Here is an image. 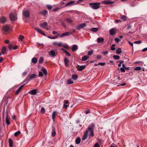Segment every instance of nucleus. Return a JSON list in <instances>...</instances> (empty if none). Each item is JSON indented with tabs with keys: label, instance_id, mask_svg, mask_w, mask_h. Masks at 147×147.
<instances>
[{
	"label": "nucleus",
	"instance_id": "nucleus-46",
	"mask_svg": "<svg viewBox=\"0 0 147 147\" xmlns=\"http://www.w3.org/2000/svg\"><path fill=\"white\" fill-rule=\"evenodd\" d=\"M19 38L21 41H22V39L24 38V36L23 35H20Z\"/></svg>",
	"mask_w": 147,
	"mask_h": 147
},
{
	"label": "nucleus",
	"instance_id": "nucleus-53",
	"mask_svg": "<svg viewBox=\"0 0 147 147\" xmlns=\"http://www.w3.org/2000/svg\"><path fill=\"white\" fill-rule=\"evenodd\" d=\"M39 33L40 34H42V35H43V36H45V35H46L45 34V33L44 32H43L42 30L41 29H40V32Z\"/></svg>",
	"mask_w": 147,
	"mask_h": 147
},
{
	"label": "nucleus",
	"instance_id": "nucleus-48",
	"mask_svg": "<svg viewBox=\"0 0 147 147\" xmlns=\"http://www.w3.org/2000/svg\"><path fill=\"white\" fill-rule=\"evenodd\" d=\"M13 46L11 44H9V49L10 50H11L12 49H13Z\"/></svg>",
	"mask_w": 147,
	"mask_h": 147
},
{
	"label": "nucleus",
	"instance_id": "nucleus-36",
	"mask_svg": "<svg viewBox=\"0 0 147 147\" xmlns=\"http://www.w3.org/2000/svg\"><path fill=\"white\" fill-rule=\"evenodd\" d=\"M78 77V76L77 75H73L72 76V78L74 80H76Z\"/></svg>",
	"mask_w": 147,
	"mask_h": 147
},
{
	"label": "nucleus",
	"instance_id": "nucleus-32",
	"mask_svg": "<svg viewBox=\"0 0 147 147\" xmlns=\"http://www.w3.org/2000/svg\"><path fill=\"white\" fill-rule=\"evenodd\" d=\"M98 30V28H92L90 29V30L93 31V32H96Z\"/></svg>",
	"mask_w": 147,
	"mask_h": 147
},
{
	"label": "nucleus",
	"instance_id": "nucleus-37",
	"mask_svg": "<svg viewBox=\"0 0 147 147\" xmlns=\"http://www.w3.org/2000/svg\"><path fill=\"white\" fill-rule=\"evenodd\" d=\"M47 12H48L47 11V10H45L42 11V12H41V13L43 15L45 16L47 14Z\"/></svg>",
	"mask_w": 147,
	"mask_h": 147
},
{
	"label": "nucleus",
	"instance_id": "nucleus-45",
	"mask_svg": "<svg viewBox=\"0 0 147 147\" xmlns=\"http://www.w3.org/2000/svg\"><path fill=\"white\" fill-rule=\"evenodd\" d=\"M141 69V67H137L134 69V70L136 71L140 70Z\"/></svg>",
	"mask_w": 147,
	"mask_h": 147
},
{
	"label": "nucleus",
	"instance_id": "nucleus-2",
	"mask_svg": "<svg viewBox=\"0 0 147 147\" xmlns=\"http://www.w3.org/2000/svg\"><path fill=\"white\" fill-rule=\"evenodd\" d=\"M100 3H90L89 4V5L91 7L94 9H96L100 7Z\"/></svg>",
	"mask_w": 147,
	"mask_h": 147
},
{
	"label": "nucleus",
	"instance_id": "nucleus-33",
	"mask_svg": "<svg viewBox=\"0 0 147 147\" xmlns=\"http://www.w3.org/2000/svg\"><path fill=\"white\" fill-rule=\"evenodd\" d=\"M127 18V17L125 15H122L121 17V18L123 20V21L126 20Z\"/></svg>",
	"mask_w": 147,
	"mask_h": 147
},
{
	"label": "nucleus",
	"instance_id": "nucleus-52",
	"mask_svg": "<svg viewBox=\"0 0 147 147\" xmlns=\"http://www.w3.org/2000/svg\"><path fill=\"white\" fill-rule=\"evenodd\" d=\"M43 74L41 71H39L38 76L39 77H42L43 76Z\"/></svg>",
	"mask_w": 147,
	"mask_h": 147
},
{
	"label": "nucleus",
	"instance_id": "nucleus-20",
	"mask_svg": "<svg viewBox=\"0 0 147 147\" xmlns=\"http://www.w3.org/2000/svg\"><path fill=\"white\" fill-rule=\"evenodd\" d=\"M36 76L37 75H36L34 74L30 75L28 76L30 80L34 78H36Z\"/></svg>",
	"mask_w": 147,
	"mask_h": 147
},
{
	"label": "nucleus",
	"instance_id": "nucleus-5",
	"mask_svg": "<svg viewBox=\"0 0 147 147\" xmlns=\"http://www.w3.org/2000/svg\"><path fill=\"white\" fill-rule=\"evenodd\" d=\"M23 16L26 18L29 17L30 16V12L28 10H25L23 12Z\"/></svg>",
	"mask_w": 147,
	"mask_h": 147
},
{
	"label": "nucleus",
	"instance_id": "nucleus-38",
	"mask_svg": "<svg viewBox=\"0 0 147 147\" xmlns=\"http://www.w3.org/2000/svg\"><path fill=\"white\" fill-rule=\"evenodd\" d=\"M65 20L67 22L69 23H71L73 22V21L70 19L66 18Z\"/></svg>",
	"mask_w": 147,
	"mask_h": 147
},
{
	"label": "nucleus",
	"instance_id": "nucleus-8",
	"mask_svg": "<svg viewBox=\"0 0 147 147\" xmlns=\"http://www.w3.org/2000/svg\"><path fill=\"white\" fill-rule=\"evenodd\" d=\"M57 113V111H54L52 114V119L53 120V122H54L55 121V117L56 116V115Z\"/></svg>",
	"mask_w": 147,
	"mask_h": 147
},
{
	"label": "nucleus",
	"instance_id": "nucleus-42",
	"mask_svg": "<svg viewBox=\"0 0 147 147\" xmlns=\"http://www.w3.org/2000/svg\"><path fill=\"white\" fill-rule=\"evenodd\" d=\"M30 80V78L28 76L25 79L24 81V82H26L27 81V82L29 81Z\"/></svg>",
	"mask_w": 147,
	"mask_h": 147
},
{
	"label": "nucleus",
	"instance_id": "nucleus-64",
	"mask_svg": "<svg viewBox=\"0 0 147 147\" xmlns=\"http://www.w3.org/2000/svg\"><path fill=\"white\" fill-rule=\"evenodd\" d=\"M61 24L64 27H65L66 26V25L63 22H61Z\"/></svg>",
	"mask_w": 147,
	"mask_h": 147
},
{
	"label": "nucleus",
	"instance_id": "nucleus-43",
	"mask_svg": "<svg viewBox=\"0 0 147 147\" xmlns=\"http://www.w3.org/2000/svg\"><path fill=\"white\" fill-rule=\"evenodd\" d=\"M120 57L119 55H114L113 56V58L115 59H119Z\"/></svg>",
	"mask_w": 147,
	"mask_h": 147
},
{
	"label": "nucleus",
	"instance_id": "nucleus-57",
	"mask_svg": "<svg viewBox=\"0 0 147 147\" xmlns=\"http://www.w3.org/2000/svg\"><path fill=\"white\" fill-rule=\"evenodd\" d=\"M94 147H100V146L97 143L94 145Z\"/></svg>",
	"mask_w": 147,
	"mask_h": 147
},
{
	"label": "nucleus",
	"instance_id": "nucleus-58",
	"mask_svg": "<svg viewBox=\"0 0 147 147\" xmlns=\"http://www.w3.org/2000/svg\"><path fill=\"white\" fill-rule=\"evenodd\" d=\"M120 70L121 72H124L125 71V69L122 67L120 68Z\"/></svg>",
	"mask_w": 147,
	"mask_h": 147
},
{
	"label": "nucleus",
	"instance_id": "nucleus-31",
	"mask_svg": "<svg viewBox=\"0 0 147 147\" xmlns=\"http://www.w3.org/2000/svg\"><path fill=\"white\" fill-rule=\"evenodd\" d=\"M80 138H78L76 139L75 142L76 144H78L80 143Z\"/></svg>",
	"mask_w": 147,
	"mask_h": 147
},
{
	"label": "nucleus",
	"instance_id": "nucleus-55",
	"mask_svg": "<svg viewBox=\"0 0 147 147\" xmlns=\"http://www.w3.org/2000/svg\"><path fill=\"white\" fill-rule=\"evenodd\" d=\"M141 41H136L134 42V43L135 44H139L141 43Z\"/></svg>",
	"mask_w": 147,
	"mask_h": 147
},
{
	"label": "nucleus",
	"instance_id": "nucleus-40",
	"mask_svg": "<svg viewBox=\"0 0 147 147\" xmlns=\"http://www.w3.org/2000/svg\"><path fill=\"white\" fill-rule=\"evenodd\" d=\"M93 50H91L90 51H89L88 53V55H90L93 54Z\"/></svg>",
	"mask_w": 147,
	"mask_h": 147
},
{
	"label": "nucleus",
	"instance_id": "nucleus-10",
	"mask_svg": "<svg viewBox=\"0 0 147 147\" xmlns=\"http://www.w3.org/2000/svg\"><path fill=\"white\" fill-rule=\"evenodd\" d=\"M62 51L64 52L65 54L67 56H70L71 55L67 51L64 49L63 48H61L60 49Z\"/></svg>",
	"mask_w": 147,
	"mask_h": 147
},
{
	"label": "nucleus",
	"instance_id": "nucleus-27",
	"mask_svg": "<svg viewBox=\"0 0 147 147\" xmlns=\"http://www.w3.org/2000/svg\"><path fill=\"white\" fill-rule=\"evenodd\" d=\"M121 52V48H119L116 50V53L118 55H119Z\"/></svg>",
	"mask_w": 147,
	"mask_h": 147
},
{
	"label": "nucleus",
	"instance_id": "nucleus-62",
	"mask_svg": "<svg viewBox=\"0 0 147 147\" xmlns=\"http://www.w3.org/2000/svg\"><path fill=\"white\" fill-rule=\"evenodd\" d=\"M103 53L104 55H107L108 54V52L107 51H105L103 52Z\"/></svg>",
	"mask_w": 147,
	"mask_h": 147
},
{
	"label": "nucleus",
	"instance_id": "nucleus-1",
	"mask_svg": "<svg viewBox=\"0 0 147 147\" xmlns=\"http://www.w3.org/2000/svg\"><path fill=\"white\" fill-rule=\"evenodd\" d=\"M94 128V125L92 123L89 125L88 129L86 131H87V134H89V136L90 137H93L94 136L93 129Z\"/></svg>",
	"mask_w": 147,
	"mask_h": 147
},
{
	"label": "nucleus",
	"instance_id": "nucleus-11",
	"mask_svg": "<svg viewBox=\"0 0 147 147\" xmlns=\"http://www.w3.org/2000/svg\"><path fill=\"white\" fill-rule=\"evenodd\" d=\"M102 3L105 4H110L113 3V1H105L102 2Z\"/></svg>",
	"mask_w": 147,
	"mask_h": 147
},
{
	"label": "nucleus",
	"instance_id": "nucleus-15",
	"mask_svg": "<svg viewBox=\"0 0 147 147\" xmlns=\"http://www.w3.org/2000/svg\"><path fill=\"white\" fill-rule=\"evenodd\" d=\"M47 25V22H45L42 23L40 24V26L43 28H45Z\"/></svg>",
	"mask_w": 147,
	"mask_h": 147
},
{
	"label": "nucleus",
	"instance_id": "nucleus-17",
	"mask_svg": "<svg viewBox=\"0 0 147 147\" xmlns=\"http://www.w3.org/2000/svg\"><path fill=\"white\" fill-rule=\"evenodd\" d=\"M8 141L9 142V145L10 147H12L13 146L12 140L11 138H9L8 139Z\"/></svg>",
	"mask_w": 147,
	"mask_h": 147
},
{
	"label": "nucleus",
	"instance_id": "nucleus-51",
	"mask_svg": "<svg viewBox=\"0 0 147 147\" xmlns=\"http://www.w3.org/2000/svg\"><path fill=\"white\" fill-rule=\"evenodd\" d=\"M47 8L49 10H50L52 8V6L50 5H47Z\"/></svg>",
	"mask_w": 147,
	"mask_h": 147
},
{
	"label": "nucleus",
	"instance_id": "nucleus-34",
	"mask_svg": "<svg viewBox=\"0 0 147 147\" xmlns=\"http://www.w3.org/2000/svg\"><path fill=\"white\" fill-rule=\"evenodd\" d=\"M75 1H70L69 2L67 3L66 4L65 6H68L69 5H71V4H73L74 3H75Z\"/></svg>",
	"mask_w": 147,
	"mask_h": 147
},
{
	"label": "nucleus",
	"instance_id": "nucleus-63",
	"mask_svg": "<svg viewBox=\"0 0 147 147\" xmlns=\"http://www.w3.org/2000/svg\"><path fill=\"white\" fill-rule=\"evenodd\" d=\"M64 104H67L69 102V101L67 100H65L64 101Z\"/></svg>",
	"mask_w": 147,
	"mask_h": 147
},
{
	"label": "nucleus",
	"instance_id": "nucleus-7",
	"mask_svg": "<svg viewBox=\"0 0 147 147\" xmlns=\"http://www.w3.org/2000/svg\"><path fill=\"white\" fill-rule=\"evenodd\" d=\"M116 29L115 28H112L110 29L109 31L110 34L113 35L114 34L116 33Z\"/></svg>",
	"mask_w": 147,
	"mask_h": 147
},
{
	"label": "nucleus",
	"instance_id": "nucleus-13",
	"mask_svg": "<svg viewBox=\"0 0 147 147\" xmlns=\"http://www.w3.org/2000/svg\"><path fill=\"white\" fill-rule=\"evenodd\" d=\"M6 21L5 18L4 17H1L0 18V21L2 23H4Z\"/></svg>",
	"mask_w": 147,
	"mask_h": 147
},
{
	"label": "nucleus",
	"instance_id": "nucleus-3",
	"mask_svg": "<svg viewBox=\"0 0 147 147\" xmlns=\"http://www.w3.org/2000/svg\"><path fill=\"white\" fill-rule=\"evenodd\" d=\"M9 18L11 21H14L17 19L16 14L15 13L13 14L12 13H10L9 14Z\"/></svg>",
	"mask_w": 147,
	"mask_h": 147
},
{
	"label": "nucleus",
	"instance_id": "nucleus-21",
	"mask_svg": "<svg viewBox=\"0 0 147 147\" xmlns=\"http://www.w3.org/2000/svg\"><path fill=\"white\" fill-rule=\"evenodd\" d=\"M6 50V47L5 46H4L2 47L1 49V53L2 54H5Z\"/></svg>",
	"mask_w": 147,
	"mask_h": 147
},
{
	"label": "nucleus",
	"instance_id": "nucleus-39",
	"mask_svg": "<svg viewBox=\"0 0 147 147\" xmlns=\"http://www.w3.org/2000/svg\"><path fill=\"white\" fill-rule=\"evenodd\" d=\"M73 83V81L71 79H69L67 80V84H72Z\"/></svg>",
	"mask_w": 147,
	"mask_h": 147
},
{
	"label": "nucleus",
	"instance_id": "nucleus-12",
	"mask_svg": "<svg viewBox=\"0 0 147 147\" xmlns=\"http://www.w3.org/2000/svg\"><path fill=\"white\" fill-rule=\"evenodd\" d=\"M69 62V60H68L66 57L65 58L64 62L65 66L66 67H68L69 65L68 64V63Z\"/></svg>",
	"mask_w": 147,
	"mask_h": 147
},
{
	"label": "nucleus",
	"instance_id": "nucleus-16",
	"mask_svg": "<svg viewBox=\"0 0 147 147\" xmlns=\"http://www.w3.org/2000/svg\"><path fill=\"white\" fill-rule=\"evenodd\" d=\"M104 41V39L102 38H98L97 39V41L98 43L102 42Z\"/></svg>",
	"mask_w": 147,
	"mask_h": 147
},
{
	"label": "nucleus",
	"instance_id": "nucleus-54",
	"mask_svg": "<svg viewBox=\"0 0 147 147\" xmlns=\"http://www.w3.org/2000/svg\"><path fill=\"white\" fill-rule=\"evenodd\" d=\"M25 84H24L23 85H22V86H20L18 88V90H19L20 91H21V90H22V88H23V87H24V86Z\"/></svg>",
	"mask_w": 147,
	"mask_h": 147
},
{
	"label": "nucleus",
	"instance_id": "nucleus-41",
	"mask_svg": "<svg viewBox=\"0 0 147 147\" xmlns=\"http://www.w3.org/2000/svg\"><path fill=\"white\" fill-rule=\"evenodd\" d=\"M30 80V78L28 76L25 79L24 81V82H26L27 81V82L29 81Z\"/></svg>",
	"mask_w": 147,
	"mask_h": 147
},
{
	"label": "nucleus",
	"instance_id": "nucleus-18",
	"mask_svg": "<svg viewBox=\"0 0 147 147\" xmlns=\"http://www.w3.org/2000/svg\"><path fill=\"white\" fill-rule=\"evenodd\" d=\"M88 135L87 131H86L82 139V140H85L87 138Z\"/></svg>",
	"mask_w": 147,
	"mask_h": 147
},
{
	"label": "nucleus",
	"instance_id": "nucleus-9",
	"mask_svg": "<svg viewBox=\"0 0 147 147\" xmlns=\"http://www.w3.org/2000/svg\"><path fill=\"white\" fill-rule=\"evenodd\" d=\"M77 67H78V68H77L78 70L80 71H82L86 67V65H78Z\"/></svg>",
	"mask_w": 147,
	"mask_h": 147
},
{
	"label": "nucleus",
	"instance_id": "nucleus-50",
	"mask_svg": "<svg viewBox=\"0 0 147 147\" xmlns=\"http://www.w3.org/2000/svg\"><path fill=\"white\" fill-rule=\"evenodd\" d=\"M34 29L37 32H40V29L38 28L37 27H35L34 28Z\"/></svg>",
	"mask_w": 147,
	"mask_h": 147
},
{
	"label": "nucleus",
	"instance_id": "nucleus-23",
	"mask_svg": "<svg viewBox=\"0 0 147 147\" xmlns=\"http://www.w3.org/2000/svg\"><path fill=\"white\" fill-rule=\"evenodd\" d=\"M30 93L32 95H35L37 93L36 90L35 89H34L30 91Z\"/></svg>",
	"mask_w": 147,
	"mask_h": 147
},
{
	"label": "nucleus",
	"instance_id": "nucleus-26",
	"mask_svg": "<svg viewBox=\"0 0 147 147\" xmlns=\"http://www.w3.org/2000/svg\"><path fill=\"white\" fill-rule=\"evenodd\" d=\"M52 133H51L52 136L53 137L55 136L56 135V131H55V128L53 127V129H52Z\"/></svg>",
	"mask_w": 147,
	"mask_h": 147
},
{
	"label": "nucleus",
	"instance_id": "nucleus-22",
	"mask_svg": "<svg viewBox=\"0 0 147 147\" xmlns=\"http://www.w3.org/2000/svg\"><path fill=\"white\" fill-rule=\"evenodd\" d=\"M53 45H57L59 47H60L62 46V44L61 43H58L57 42H53Z\"/></svg>",
	"mask_w": 147,
	"mask_h": 147
},
{
	"label": "nucleus",
	"instance_id": "nucleus-61",
	"mask_svg": "<svg viewBox=\"0 0 147 147\" xmlns=\"http://www.w3.org/2000/svg\"><path fill=\"white\" fill-rule=\"evenodd\" d=\"M115 40L116 42H119L120 41L119 39L118 38H115Z\"/></svg>",
	"mask_w": 147,
	"mask_h": 147
},
{
	"label": "nucleus",
	"instance_id": "nucleus-47",
	"mask_svg": "<svg viewBox=\"0 0 147 147\" xmlns=\"http://www.w3.org/2000/svg\"><path fill=\"white\" fill-rule=\"evenodd\" d=\"M40 112L41 113L43 114L45 113V109L44 108H42L40 110Z\"/></svg>",
	"mask_w": 147,
	"mask_h": 147
},
{
	"label": "nucleus",
	"instance_id": "nucleus-35",
	"mask_svg": "<svg viewBox=\"0 0 147 147\" xmlns=\"http://www.w3.org/2000/svg\"><path fill=\"white\" fill-rule=\"evenodd\" d=\"M44 61V59L42 57H40L39 59V63L41 64Z\"/></svg>",
	"mask_w": 147,
	"mask_h": 147
},
{
	"label": "nucleus",
	"instance_id": "nucleus-56",
	"mask_svg": "<svg viewBox=\"0 0 147 147\" xmlns=\"http://www.w3.org/2000/svg\"><path fill=\"white\" fill-rule=\"evenodd\" d=\"M105 64V63H99L98 64V65H100L102 66H103Z\"/></svg>",
	"mask_w": 147,
	"mask_h": 147
},
{
	"label": "nucleus",
	"instance_id": "nucleus-19",
	"mask_svg": "<svg viewBox=\"0 0 147 147\" xmlns=\"http://www.w3.org/2000/svg\"><path fill=\"white\" fill-rule=\"evenodd\" d=\"M89 58V56L87 55H85L82 57V61H86Z\"/></svg>",
	"mask_w": 147,
	"mask_h": 147
},
{
	"label": "nucleus",
	"instance_id": "nucleus-30",
	"mask_svg": "<svg viewBox=\"0 0 147 147\" xmlns=\"http://www.w3.org/2000/svg\"><path fill=\"white\" fill-rule=\"evenodd\" d=\"M37 61V59L35 57H34L32 59V62L33 63L35 64L36 63Z\"/></svg>",
	"mask_w": 147,
	"mask_h": 147
},
{
	"label": "nucleus",
	"instance_id": "nucleus-44",
	"mask_svg": "<svg viewBox=\"0 0 147 147\" xmlns=\"http://www.w3.org/2000/svg\"><path fill=\"white\" fill-rule=\"evenodd\" d=\"M20 133V131H18L15 132L14 134V135L15 136H18Z\"/></svg>",
	"mask_w": 147,
	"mask_h": 147
},
{
	"label": "nucleus",
	"instance_id": "nucleus-59",
	"mask_svg": "<svg viewBox=\"0 0 147 147\" xmlns=\"http://www.w3.org/2000/svg\"><path fill=\"white\" fill-rule=\"evenodd\" d=\"M20 92V91L18 89L15 92L16 95H18Z\"/></svg>",
	"mask_w": 147,
	"mask_h": 147
},
{
	"label": "nucleus",
	"instance_id": "nucleus-25",
	"mask_svg": "<svg viewBox=\"0 0 147 147\" xmlns=\"http://www.w3.org/2000/svg\"><path fill=\"white\" fill-rule=\"evenodd\" d=\"M6 122L7 125H8L10 124L9 119L8 118L7 113V116L6 117Z\"/></svg>",
	"mask_w": 147,
	"mask_h": 147
},
{
	"label": "nucleus",
	"instance_id": "nucleus-24",
	"mask_svg": "<svg viewBox=\"0 0 147 147\" xmlns=\"http://www.w3.org/2000/svg\"><path fill=\"white\" fill-rule=\"evenodd\" d=\"M77 48L78 47L77 46L75 45H74L71 48V49L72 51H74L77 49Z\"/></svg>",
	"mask_w": 147,
	"mask_h": 147
},
{
	"label": "nucleus",
	"instance_id": "nucleus-29",
	"mask_svg": "<svg viewBox=\"0 0 147 147\" xmlns=\"http://www.w3.org/2000/svg\"><path fill=\"white\" fill-rule=\"evenodd\" d=\"M49 55L50 56H55V52L53 50H51L49 53Z\"/></svg>",
	"mask_w": 147,
	"mask_h": 147
},
{
	"label": "nucleus",
	"instance_id": "nucleus-6",
	"mask_svg": "<svg viewBox=\"0 0 147 147\" xmlns=\"http://www.w3.org/2000/svg\"><path fill=\"white\" fill-rule=\"evenodd\" d=\"M72 34V33L71 32H67L65 33L62 34L60 36V37H62L65 36H67L70 35Z\"/></svg>",
	"mask_w": 147,
	"mask_h": 147
},
{
	"label": "nucleus",
	"instance_id": "nucleus-4",
	"mask_svg": "<svg viewBox=\"0 0 147 147\" xmlns=\"http://www.w3.org/2000/svg\"><path fill=\"white\" fill-rule=\"evenodd\" d=\"M86 24L85 23H82L80 24L79 25L77 26L76 27V29L79 30L80 29H82L86 26Z\"/></svg>",
	"mask_w": 147,
	"mask_h": 147
},
{
	"label": "nucleus",
	"instance_id": "nucleus-14",
	"mask_svg": "<svg viewBox=\"0 0 147 147\" xmlns=\"http://www.w3.org/2000/svg\"><path fill=\"white\" fill-rule=\"evenodd\" d=\"M9 27L7 25L3 26V30L5 32L9 30Z\"/></svg>",
	"mask_w": 147,
	"mask_h": 147
},
{
	"label": "nucleus",
	"instance_id": "nucleus-49",
	"mask_svg": "<svg viewBox=\"0 0 147 147\" xmlns=\"http://www.w3.org/2000/svg\"><path fill=\"white\" fill-rule=\"evenodd\" d=\"M48 37L51 39H54L58 38V36H55L54 37L48 36Z\"/></svg>",
	"mask_w": 147,
	"mask_h": 147
},
{
	"label": "nucleus",
	"instance_id": "nucleus-60",
	"mask_svg": "<svg viewBox=\"0 0 147 147\" xmlns=\"http://www.w3.org/2000/svg\"><path fill=\"white\" fill-rule=\"evenodd\" d=\"M63 47L66 49H69V47L68 45H64L63 46Z\"/></svg>",
	"mask_w": 147,
	"mask_h": 147
},
{
	"label": "nucleus",
	"instance_id": "nucleus-28",
	"mask_svg": "<svg viewBox=\"0 0 147 147\" xmlns=\"http://www.w3.org/2000/svg\"><path fill=\"white\" fill-rule=\"evenodd\" d=\"M41 70L43 72L45 75H47V71L45 68L44 67H42Z\"/></svg>",
	"mask_w": 147,
	"mask_h": 147
}]
</instances>
